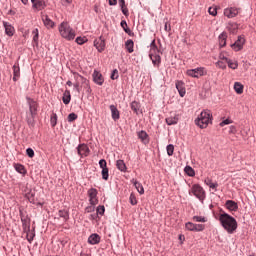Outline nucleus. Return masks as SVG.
Here are the masks:
<instances>
[{
	"mask_svg": "<svg viewBox=\"0 0 256 256\" xmlns=\"http://www.w3.org/2000/svg\"><path fill=\"white\" fill-rule=\"evenodd\" d=\"M208 13H209V15H212V17H216V15H217V7H210L208 9Z\"/></svg>",
	"mask_w": 256,
	"mask_h": 256,
	"instance_id": "obj_58",
	"label": "nucleus"
},
{
	"mask_svg": "<svg viewBox=\"0 0 256 256\" xmlns=\"http://www.w3.org/2000/svg\"><path fill=\"white\" fill-rule=\"evenodd\" d=\"M186 75H188V77H193L194 79H199V77H205V75H207V69H205V67L189 69L186 71Z\"/></svg>",
	"mask_w": 256,
	"mask_h": 256,
	"instance_id": "obj_5",
	"label": "nucleus"
},
{
	"mask_svg": "<svg viewBox=\"0 0 256 256\" xmlns=\"http://www.w3.org/2000/svg\"><path fill=\"white\" fill-rule=\"evenodd\" d=\"M101 175L104 181H109V168L102 169Z\"/></svg>",
	"mask_w": 256,
	"mask_h": 256,
	"instance_id": "obj_45",
	"label": "nucleus"
},
{
	"mask_svg": "<svg viewBox=\"0 0 256 256\" xmlns=\"http://www.w3.org/2000/svg\"><path fill=\"white\" fill-rule=\"evenodd\" d=\"M59 33L63 39H67V41H73L75 39V31H73V28L69 26V23L62 22L59 25Z\"/></svg>",
	"mask_w": 256,
	"mask_h": 256,
	"instance_id": "obj_2",
	"label": "nucleus"
},
{
	"mask_svg": "<svg viewBox=\"0 0 256 256\" xmlns=\"http://www.w3.org/2000/svg\"><path fill=\"white\" fill-rule=\"evenodd\" d=\"M195 125L200 129H207L210 123H213V113L211 110H203L194 121Z\"/></svg>",
	"mask_w": 256,
	"mask_h": 256,
	"instance_id": "obj_1",
	"label": "nucleus"
},
{
	"mask_svg": "<svg viewBox=\"0 0 256 256\" xmlns=\"http://www.w3.org/2000/svg\"><path fill=\"white\" fill-rule=\"evenodd\" d=\"M35 195V190H30L28 193H26V197L29 203H32V205H35Z\"/></svg>",
	"mask_w": 256,
	"mask_h": 256,
	"instance_id": "obj_36",
	"label": "nucleus"
},
{
	"mask_svg": "<svg viewBox=\"0 0 256 256\" xmlns=\"http://www.w3.org/2000/svg\"><path fill=\"white\" fill-rule=\"evenodd\" d=\"M121 11H122V13H123V15H124L125 17H128V16H129V9L127 8V6L124 7V8H121Z\"/></svg>",
	"mask_w": 256,
	"mask_h": 256,
	"instance_id": "obj_62",
	"label": "nucleus"
},
{
	"mask_svg": "<svg viewBox=\"0 0 256 256\" xmlns=\"http://www.w3.org/2000/svg\"><path fill=\"white\" fill-rule=\"evenodd\" d=\"M100 241L101 237L98 234H92L88 238V243H90V245H97L100 243Z\"/></svg>",
	"mask_w": 256,
	"mask_h": 256,
	"instance_id": "obj_25",
	"label": "nucleus"
},
{
	"mask_svg": "<svg viewBox=\"0 0 256 256\" xmlns=\"http://www.w3.org/2000/svg\"><path fill=\"white\" fill-rule=\"evenodd\" d=\"M97 204H90L89 206H87L86 208H85V213H93V211H95V206H96Z\"/></svg>",
	"mask_w": 256,
	"mask_h": 256,
	"instance_id": "obj_56",
	"label": "nucleus"
},
{
	"mask_svg": "<svg viewBox=\"0 0 256 256\" xmlns=\"http://www.w3.org/2000/svg\"><path fill=\"white\" fill-rule=\"evenodd\" d=\"M187 231H193L194 233H197L199 231H203L205 227L203 225H186Z\"/></svg>",
	"mask_w": 256,
	"mask_h": 256,
	"instance_id": "obj_30",
	"label": "nucleus"
},
{
	"mask_svg": "<svg viewBox=\"0 0 256 256\" xmlns=\"http://www.w3.org/2000/svg\"><path fill=\"white\" fill-rule=\"evenodd\" d=\"M229 133H232V134L237 133V128L235 126H230Z\"/></svg>",
	"mask_w": 256,
	"mask_h": 256,
	"instance_id": "obj_64",
	"label": "nucleus"
},
{
	"mask_svg": "<svg viewBox=\"0 0 256 256\" xmlns=\"http://www.w3.org/2000/svg\"><path fill=\"white\" fill-rule=\"evenodd\" d=\"M94 47L97 49L98 53H103L106 47L105 38H103V36H100L99 38L95 39Z\"/></svg>",
	"mask_w": 256,
	"mask_h": 256,
	"instance_id": "obj_11",
	"label": "nucleus"
},
{
	"mask_svg": "<svg viewBox=\"0 0 256 256\" xmlns=\"http://www.w3.org/2000/svg\"><path fill=\"white\" fill-rule=\"evenodd\" d=\"M32 35H33V39H32L33 47H39V29L35 28L32 31Z\"/></svg>",
	"mask_w": 256,
	"mask_h": 256,
	"instance_id": "obj_26",
	"label": "nucleus"
},
{
	"mask_svg": "<svg viewBox=\"0 0 256 256\" xmlns=\"http://www.w3.org/2000/svg\"><path fill=\"white\" fill-rule=\"evenodd\" d=\"M225 207L228 209V211H237V209H239V204L233 200H227Z\"/></svg>",
	"mask_w": 256,
	"mask_h": 256,
	"instance_id": "obj_22",
	"label": "nucleus"
},
{
	"mask_svg": "<svg viewBox=\"0 0 256 256\" xmlns=\"http://www.w3.org/2000/svg\"><path fill=\"white\" fill-rule=\"evenodd\" d=\"M62 101L64 105H69L71 103V91L65 90L63 93Z\"/></svg>",
	"mask_w": 256,
	"mask_h": 256,
	"instance_id": "obj_28",
	"label": "nucleus"
},
{
	"mask_svg": "<svg viewBox=\"0 0 256 256\" xmlns=\"http://www.w3.org/2000/svg\"><path fill=\"white\" fill-rule=\"evenodd\" d=\"M131 183H133L135 189H137L140 195H143L145 193V188H143V184H141L139 181L132 179Z\"/></svg>",
	"mask_w": 256,
	"mask_h": 256,
	"instance_id": "obj_24",
	"label": "nucleus"
},
{
	"mask_svg": "<svg viewBox=\"0 0 256 256\" xmlns=\"http://www.w3.org/2000/svg\"><path fill=\"white\" fill-rule=\"evenodd\" d=\"M129 202H130V204H132V205H137V197L135 196L134 193H131V194H130Z\"/></svg>",
	"mask_w": 256,
	"mask_h": 256,
	"instance_id": "obj_54",
	"label": "nucleus"
},
{
	"mask_svg": "<svg viewBox=\"0 0 256 256\" xmlns=\"http://www.w3.org/2000/svg\"><path fill=\"white\" fill-rule=\"evenodd\" d=\"M175 85L180 97H185L187 93V90L185 89V82L178 80Z\"/></svg>",
	"mask_w": 256,
	"mask_h": 256,
	"instance_id": "obj_16",
	"label": "nucleus"
},
{
	"mask_svg": "<svg viewBox=\"0 0 256 256\" xmlns=\"http://www.w3.org/2000/svg\"><path fill=\"white\" fill-rule=\"evenodd\" d=\"M24 231H26V237L29 243L35 239V226L29 225L24 227Z\"/></svg>",
	"mask_w": 256,
	"mask_h": 256,
	"instance_id": "obj_13",
	"label": "nucleus"
},
{
	"mask_svg": "<svg viewBox=\"0 0 256 256\" xmlns=\"http://www.w3.org/2000/svg\"><path fill=\"white\" fill-rule=\"evenodd\" d=\"M99 166H100V169H107V161L105 159H100L99 160Z\"/></svg>",
	"mask_w": 256,
	"mask_h": 256,
	"instance_id": "obj_59",
	"label": "nucleus"
},
{
	"mask_svg": "<svg viewBox=\"0 0 256 256\" xmlns=\"http://www.w3.org/2000/svg\"><path fill=\"white\" fill-rule=\"evenodd\" d=\"M14 169L17 171V173H20V175H26L27 170H25V166L23 164H14Z\"/></svg>",
	"mask_w": 256,
	"mask_h": 256,
	"instance_id": "obj_33",
	"label": "nucleus"
},
{
	"mask_svg": "<svg viewBox=\"0 0 256 256\" xmlns=\"http://www.w3.org/2000/svg\"><path fill=\"white\" fill-rule=\"evenodd\" d=\"M165 122L169 126L177 125V123H179V116L175 115L174 117H168V118L165 119Z\"/></svg>",
	"mask_w": 256,
	"mask_h": 256,
	"instance_id": "obj_32",
	"label": "nucleus"
},
{
	"mask_svg": "<svg viewBox=\"0 0 256 256\" xmlns=\"http://www.w3.org/2000/svg\"><path fill=\"white\" fill-rule=\"evenodd\" d=\"M50 123L52 127H55L57 125V114L53 113L50 118Z\"/></svg>",
	"mask_w": 256,
	"mask_h": 256,
	"instance_id": "obj_52",
	"label": "nucleus"
},
{
	"mask_svg": "<svg viewBox=\"0 0 256 256\" xmlns=\"http://www.w3.org/2000/svg\"><path fill=\"white\" fill-rule=\"evenodd\" d=\"M130 107L136 115H139V110L141 109V103L134 100L133 102H131Z\"/></svg>",
	"mask_w": 256,
	"mask_h": 256,
	"instance_id": "obj_34",
	"label": "nucleus"
},
{
	"mask_svg": "<svg viewBox=\"0 0 256 256\" xmlns=\"http://www.w3.org/2000/svg\"><path fill=\"white\" fill-rule=\"evenodd\" d=\"M76 149L80 157H89V153H91L89 146L85 143L79 144Z\"/></svg>",
	"mask_w": 256,
	"mask_h": 256,
	"instance_id": "obj_9",
	"label": "nucleus"
},
{
	"mask_svg": "<svg viewBox=\"0 0 256 256\" xmlns=\"http://www.w3.org/2000/svg\"><path fill=\"white\" fill-rule=\"evenodd\" d=\"M80 83H81V81L76 80V82L73 84V87H74L75 91H77V93H81Z\"/></svg>",
	"mask_w": 256,
	"mask_h": 256,
	"instance_id": "obj_60",
	"label": "nucleus"
},
{
	"mask_svg": "<svg viewBox=\"0 0 256 256\" xmlns=\"http://www.w3.org/2000/svg\"><path fill=\"white\" fill-rule=\"evenodd\" d=\"M110 111H111V117L113 121H119L121 119V112H119V109H117V106L115 105H110Z\"/></svg>",
	"mask_w": 256,
	"mask_h": 256,
	"instance_id": "obj_18",
	"label": "nucleus"
},
{
	"mask_svg": "<svg viewBox=\"0 0 256 256\" xmlns=\"http://www.w3.org/2000/svg\"><path fill=\"white\" fill-rule=\"evenodd\" d=\"M138 135V139L141 140V142L144 144V145H147L149 144V134H147L145 132V130H141L137 133Z\"/></svg>",
	"mask_w": 256,
	"mask_h": 256,
	"instance_id": "obj_20",
	"label": "nucleus"
},
{
	"mask_svg": "<svg viewBox=\"0 0 256 256\" xmlns=\"http://www.w3.org/2000/svg\"><path fill=\"white\" fill-rule=\"evenodd\" d=\"M188 193L189 195L196 197L200 203H205V199H207V193L205 192V189H203L199 184H193Z\"/></svg>",
	"mask_w": 256,
	"mask_h": 256,
	"instance_id": "obj_3",
	"label": "nucleus"
},
{
	"mask_svg": "<svg viewBox=\"0 0 256 256\" xmlns=\"http://www.w3.org/2000/svg\"><path fill=\"white\" fill-rule=\"evenodd\" d=\"M32 3V9L37 11H43L47 7V2L45 0H30Z\"/></svg>",
	"mask_w": 256,
	"mask_h": 256,
	"instance_id": "obj_12",
	"label": "nucleus"
},
{
	"mask_svg": "<svg viewBox=\"0 0 256 256\" xmlns=\"http://www.w3.org/2000/svg\"><path fill=\"white\" fill-rule=\"evenodd\" d=\"M231 123H233V121H231V119L227 118L220 123V127H225V125H231Z\"/></svg>",
	"mask_w": 256,
	"mask_h": 256,
	"instance_id": "obj_61",
	"label": "nucleus"
},
{
	"mask_svg": "<svg viewBox=\"0 0 256 256\" xmlns=\"http://www.w3.org/2000/svg\"><path fill=\"white\" fill-rule=\"evenodd\" d=\"M92 77L96 85H103V83H105V78H103V74H101V72L97 70H94Z\"/></svg>",
	"mask_w": 256,
	"mask_h": 256,
	"instance_id": "obj_15",
	"label": "nucleus"
},
{
	"mask_svg": "<svg viewBox=\"0 0 256 256\" xmlns=\"http://www.w3.org/2000/svg\"><path fill=\"white\" fill-rule=\"evenodd\" d=\"M110 78L112 79V81L119 79V70L117 69L112 70Z\"/></svg>",
	"mask_w": 256,
	"mask_h": 256,
	"instance_id": "obj_49",
	"label": "nucleus"
},
{
	"mask_svg": "<svg viewBox=\"0 0 256 256\" xmlns=\"http://www.w3.org/2000/svg\"><path fill=\"white\" fill-rule=\"evenodd\" d=\"M216 65L219 67V69H227V64L223 60L216 62Z\"/></svg>",
	"mask_w": 256,
	"mask_h": 256,
	"instance_id": "obj_57",
	"label": "nucleus"
},
{
	"mask_svg": "<svg viewBox=\"0 0 256 256\" xmlns=\"http://www.w3.org/2000/svg\"><path fill=\"white\" fill-rule=\"evenodd\" d=\"M166 151H167V155H168L169 157H172V155H173V153H174V151H175V146H173V144L167 145Z\"/></svg>",
	"mask_w": 256,
	"mask_h": 256,
	"instance_id": "obj_47",
	"label": "nucleus"
},
{
	"mask_svg": "<svg viewBox=\"0 0 256 256\" xmlns=\"http://www.w3.org/2000/svg\"><path fill=\"white\" fill-rule=\"evenodd\" d=\"M224 15L225 17H228V19H233V17L239 15V9L235 7L226 8L224 9Z\"/></svg>",
	"mask_w": 256,
	"mask_h": 256,
	"instance_id": "obj_14",
	"label": "nucleus"
},
{
	"mask_svg": "<svg viewBox=\"0 0 256 256\" xmlns=\"http://www.w3.org/2000/svg\"><path fill=\"white\" fill-rule=\"evenodd\" d=\"M184 172L186 175H188V177H195V170L191 166H186L184 168Z\"/></svg>",
	"mask_w": 256,
	"mask_h": 256,
	"instance_id": "obj_41",
	"label": "nucleus"
},
{
	"mask_svg": "<svg viewBox=\"0 0 256 256\" xmlns=\"http://www.w3.org/2000/svg\"><path fill=\"white\" fill-rule=\"evenodd\" d=\"M193 221L195 223H207V218L205 216H194Z\"/></svg>",
	"mask_w": 256,
	"mask_h": 256,
	"instance_id": "obj_46",
	"label": "nucleus"
},
{
	"mask_svg": "<svg viewBox=\"0 0 256 256\" xmlns=\"http://www.w3.org/2000/svg\"><path fill=\"white\" fill-rule=\"evenodd\" d=\"M243 45H245V37L240 35L237 40L230 45V47L233 51H241V49H243Z\"/></svg>",
	"mask_w": 256,
	"mask_h": 256,
	"instance_id": "obj_10",
	"label": "nucleus"
},
{
	"mask_svg": "<svg viewBox=\"0 0 256 256\" xmlns=\"http://www.w3.org/2000/svg\"><path fill=\"white\" fill-rule=\"evenodd\" d=\"M120 26L122 27L123 31L129 35V37H134L135 33H133V31H131V29L129 28V26H127V21L122 20L120 22Z\"/></svg>",
	"mask_w": 256,
	"mask_h": 256,
	"instance_id": "obj_23",
	"label": "nucleus"
},
{
	"mask_svg": "<svg viewBox=\"0 0 256 256\" xmlns=\"http://www.w3.org/2000/svg\"><path fill=\"white\" fill-rule=\"evenodd\" d=\"M116 167L122 173L127 172V165L125 164V161H123V160H117Z\"/></svg>",
	"mask_w": 256,
	"mask_h": 256,
	"instance_id": "obj_31",
	"label": "nucleus"
},
{
	"mask_svg": "<svg viewBox=\"0 0 256 256\" xmlns=\"http://www.w3.org/2000/svg\"><path fill=\"white\" fill-rule=\"evenodd\" d=\"M77 114L72 112L68 115V123H73V121H77Z\"/></svg>",
	"mask_w": 256,
	"mask_h": 256,
	"instance_id": "obj_50",
	"label": "nucleus"
},
{
	"mask_svg": "<svg viewBox=\"0 0 256 256\" xmlns=\"http://www.w3.org/2000/svg\"><path fill=\"white\" fill-rule=\"evenodd\" d=\"M149 56L154 67H159V65H161V56L159 54H150Z\"/></svg>",
	"mask_w": 256,
	"mask_h": 256,
	"instance_id": "obj_27",
	"label": "nucleus"
},
{
	"mask_svg": "<svg viewBox=\"0 0 256 256\" xmlns=\"http://www.w3.org/2000/svg\"><path fill=\"white\" fill-rule=\"evenodd\" d=\"M58 215L59 217H62L64 221H67V219H69V212L67 210H59Z\"/></svg>",
	"mask_w": 256,
	"mask_h": 256,
	"instance_id": "obj_43",
	"label": "nucleus"
},
{
	"mask_svg": "<svg viewBox=\"0 0 256 256\" xmlns=\"http://www.w3.org/2000/svg\"><path fill=\"white\" fill-rule=\"evenodd\" d=\"M204 183L208 186V187H210V189H215V191H217V187H219V184L218 183H213V180H211V179H206L205 181H204Z\"/></svg>",
	"mask_w": 256,
	"mask_h": 256,
	"instance_id": "obj_39",
	"label": "nucleus"
},
{
	"mask_svg": "<svg viewBox=\"0 0 256 256\" xmlns=\"http://www.w3.org/2000/svg\"><path fill=\"white\" fill-rule=\"evenodd\" d=\"M227 65H228V67H229V69H233V70H235V69H237V67H239V63H237V61H235V62H233V60H227Z\"/></svg>",
	"mask_w": 256,
	"mask_h": 256,
	"instance_id": "obj_44",
	"label": "nucleus"
},
{
	"mask_svg": "<svg viewBox=\"0 0 256 256\" xmlns=\"http://www.w3.org/2000/svg\"><path fill=\"white\" fill-rule=\"evenodd\" d=\"M42 21L47 29H53V27H55V22H53L48 15H43Z\"/></svg>",
	"mask_w": 256,
	"mask_h": 256,
	"instance_id": "obj_21",
	"label": "nucleus"
},
{
	"mask_svg": "<svg viewBox=\"0 0 256 256\" xmlns=\"http://www.w3.org/2000/svg\"><path fill=\"white\" fill-rule=\"evenodd\" d=\"M2 23H3V27L5 29L6 35H8V37H13V35H15V27H13V25H11L7 21H3Z\"/></svg>",
	"mask_w": 256,
	"mask_h": 256,
	"instance_id": "obj_17",
	"label": "nucleus"
},
{
	"mask_svg": "<svg viewBox=\"0 0 256 256\" xmlns=\"http://www.w3.org/2000/svg\"><path fill=\"white\" fill-rule=\"evenodd\" d=\"M26 155H27L30 159H33V157H35V151L33 150V148H27V149H26Z\"/></svg>",
	"mask_w": 256,
	"mask_h": 256,
	"instance_id": "obj_53",
	"label": "nucleus"
},
{
	"mask_svg": "<svg viewBox=\"0 0 256 256\" xmlns=\"http://www.w3.org/2000/svg\"><path fill=\"white\" fill-rule=\"evenodd\" d=\"M118 5L121 9H124L126 6L125 0H118Z\"/></svg>",
	"mask_w": 256,
	"mask_h": 256,
	"instance_id": "obj_63",
	"label": "nucleus"
},
{
	"mask_svg": "<svg viewBox=\"0 0 256 256\" xmlns=\"http://www.w3.org/2000/svg\"><path fill=\"white\" fill-rule=\"evenodd\" d=\"M223 228L227 233H235L237 231V225H223Z\"/></svg>",
	"mask_w": 256,
	"mask_h": 256,
	"instance_id": "obj_42",
	"label": "nucleus"
},
{
	"mask_svg": "<svg viewBox=\"0 0 256 256\" xmlns=\"http://www.w3.org/2000/svg\"><path fill=\"white\" fill-rule=\"evenodd\" d=\"M96 212H97L98 215H104L105 214V206L99 205L96 208Z\"/></svg>",
	"mask_w": 256,
	"mask_h": 256,
	"instance_id": "obj_55",
	"label": "nucleus"
},
{
	"mask_svg": "<svg viewBox=\"0 0 256 256\" xmlns=\"http://www.w3.org/2000/svg\"><path fill=\"white\" fill-rule=\"evenodd\" d=\"M218 219L221 225H237V220L223 210H220Z\"/></svg>",
	"mask_w": 256,
	"mask_h": 256,
	"instance_id": "obj_4",
	"label": "nucleus"
},
{
	"mask_svg": "<svg viewBox=\"0 0 256 256\" xmlns=\"http://www.w3.org/2000/svg\"><path fill=\"white\" fill-rule=\"evenodd\" d=\"M26 102L29 107L30 115H32V117H37V111H39V103L29 96H26Z\"/></svg>",
	"mask_w": 256,
	"mask_h": 256,
	"instance_id": "obj_6",
	"label": "nucleus"
},
{
	"mask_svg": "<svg viewBox=\"0 0 256 256\" xmlns=\"http://www.w3.org/2000/svg\"><path fill=\"white\" fill-rule=\"evenodd\" d=\"M73 75H74L75 81H80L81 84L83 85L84 89L86 90V93L88 95H91L93 90L91 89V86L89 85V80H87V78L83 77L82 75H80L77 72H74Z\"/></svg>",
	"mask_w": 256,
	"mask_h": 256,
	"instance_id": "obj_7",
	"label": "nucleus"
},
{
	"mask_svg": "<svg viewBox=\"0 0 256 256\" xmlns=\"http://www.w3.org/2000/svg\"><path fill=\"white\" fill-rule=\"evenodd\" d=\"M37 116H33L31 114H29V116L26 117V121L29 127H35V118Z\"/></svg>",
	"mask_w": 256,
	"mask_h": 256,
	"instance_id": "obj_40",
	"label": "nucleus"
},
{
	"mask_svg": "<svg viewBox=\"0 0 256 256\" xmlns=\"http://www.w3.org/2000/svg\"><path fill=\"white\" fill-rule=\"evenodd\" d=\"M87 195L89 197L90 205H98L99 204V198H97V195H99V191H97L96 188H90L87 192Z\"/></svg>",
	"mask_w": 256,
	"mask_h": 256,
	"instance_id": "obj_8",
	"label": "nucleus"
},
{
	"mask_svg": "<svg viewBox=\"0 0 256 256\" xmlns=\"http://www.w3.org/2000/svg\"><path fill=\"white\" fill-rule=\"evenodd\" d=\"M19 77H21V68L19 67V63H15L13 65V81H19Z\"/></svg>",
	"mask_w": 256,
	"mask_h": 256,
	"instance_id": "obj_19",
	"label": "nucleus"
},
{
	"mask_svg": "<svg viewBox=\"0 0 256 256\" xmlns=\"http://www.w3.org/2000/svg\"><path fill=\"white\" fill-rule=\"evenodd\" d=\"M75 42L78 44V45H85V43H87V37H77Z\"/></svg>",
	"mask_w": 256,
	"mask_h": 256,
	"instance_id": "obj_48",
	"label": "nucleus"
},
{
	"mask_svg": "<svg viewBox=\"0 0 256 256\" xmlns=\"http://www.w3.org/2000/svg\"><path fill=\"white\" fill-rule=\"evenodd\" d=\"M125 47H126L128 53H133V51H134L133 47H135V43L131 39H128L125 42Z\"/></svg>",
	"mask_w": 256,
	"mask_h": 256,
	"instance_id": "obj_37",
	"label": "nucleus"
},
{
	"mask_svg": "<svg viewBox=\"0 0 256 256\" xmlns=\"http://www.w3.org/2000/svg\"><path fill=\"white\" fill-rule=\"evenodd\" d=\"M151 51H154V53H159V48L157 47V44L155 43V39H153L150 43Z\"/></svg>",
	"mask_w": 256,
	"mask_h": 256,
	"instance_id": "obj_51",
	"label": "nucleus"
},
{
	"mask_svg": "<svg viewBox=\"0 0 256 256\" xmlns=\"http://www.w3.org/2000/svg\"><path fill=\"white\" fill-rule=\"evenodd\" d=\"M219 45L221 48L226 47L227 45V32H222L219 37Z\"/></svg>",
	"mask_w": 256,
	"mask_h": 256,
	"instance_id": "obj_29",
	"label": "nucleus"
},
{
	"mask_svg": "<svg viewBox=\"0 0 256 256\" xmlns=\"http://www.w3.org/2000/svg\"><path fill=\"white\" fill-rule=\"evenodd\" d=\"M244 86L240 82L234 83V91L237 93V95H241L243 93Z\"/></svg>",
	"mask_w": 256,
	"mask_h": 256,
	"instance_id": "obj_38",
	"label": "nucleus"
},
{
	"mask_svg": "<svg viewBox=\"0 0 256 256\" xmlns=\"http://www.w3.org/2000/svg\"><path fill=\"white\" fill-rule=\"evenodd\" d=\"M227 29L230 33H232V35H235V33H237V29H239V26L235 22L228 23Z\"/></svg>",
	"mask_w": 256,
	"mask_h": 256,
	"instance_id": "obj_35",
	"label": "nucleus"
}]
</instances>
